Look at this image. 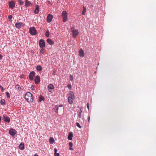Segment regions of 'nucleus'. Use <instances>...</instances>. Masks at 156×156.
<instances>
[{
  "mask_svg": "<svg viewBox=\"0 0 156 156\" xmlns=\"http://www.w3.org/2000/svg\"><path fill=\"white\" fill-rule=\"evenodd\" d=\"M15 25L16 28L20 29L23 26V24L22 22L17 23L15 24Z\"/></svg>",
  "mask_w": 156,
  "mask_h": 156,
  "instance_id": "obj_7",
  "label": "nucleus"
},
{
  "mask_svg": "<svg viewBox=\"0 0 156 156\" xmlns=\"http://www.w3.org/2000/svg\"><path fill=\"white\" fill-rule=\"evenodd\" d=\"M9 133L11 136H13L17 132L15 129H12L9 130Z\"/></svg>",
  "mask_w": 156,
  "mask_h": 156,
  "instance_id": "obj_6",
  "label": "nucleus"
},
{
  "mask_svg": "<svg viewBox=\"0 0 156 156\" xmlns=\"http://www.w3.org/2000/svg\"><path fill=\"white\" fill-rule=\"evenodd\" d=\"M90 120V116H89L88 118V122H89Z\"/></svg>",
  "mask_w": 156,
  "mask_h": 156,
  "instance_id": "obj_44",
  "label": "nucleus"
},
{
  "mask_svg": "<svg viewBox=\"0 0 156 156\" xmlns=\"http://www.w3.org/2000/svg\"><path fill=\"white\" fill-rule=\"evenodd\" d=\"M55 140L53 138L51 137L49 139V141L50 143L52 144L54 143Z\"/></svg>",
  "mask_w": 156,
  "mask_h": 156,
  "instance_id": "obj_26",
  "label": "nucleus"
},
{
  "mask_svg": "<svg viewBox=\"0 0 156 156\" xmlns=\"http://www.w3.org/2000/svg\"><path fill=\"white\" fill-rule=\"evenodd\" d=\"M44 97L42 95L40 96L39 99V102H41L42 101H44Z\"/></svg>",
  "mask_w": 156,
  "mask_h": 156,
  "instance_id": "obj_23",
  "label": "nucleus"
},
{
  "mask_svg": "<svg viewBox=\"0 0 156 156\" xmlns=\"http://www.w3.org/2000/svg\"><path fill=\"white\" fill-rule=\"evenodd\" d=\"M35 72L34 71L31 72L29 74V77L30 80H33Z\"/></svg>",
  "mask_w": 156,
  "mask_h": 156,
  "instance_id": "obj_11",
  "label": "nucleus"
},
{
  "mask_svg": "<svg viewBox=\"0 0 156 156\" xmlns=\"http://www.w3.org/2000/svg\"><path fill=\"white\" fill-rule=\"evenodd\" d=\"M32 4L31 2L28 1V0H25V6L26 7H28L32 5Z\"/></svg>",
  "mask_w": 156,
  "mask_h": 156,
  "instance_id": "obj_16",
  "label": "nucleus"
},
{
  "mask_svg": "<svg viewBox=\"0 0 156 156\" xmlns=\"http://www.w3.org/2000/svg\"><path fill=\"white\" fill-rule=\"evenodd\" d=\"M54 151L55 152V153H57V149L56 148H54Z\"/></svg>",
  "mask_w": 156,
  "mask_h": 156,
  "instance_id": "obj_42",
  "label": "nucleus"
},
{
  "mask_svg": "<svg viewBox=\"0 0 156 156\" xmlns=\"http://www.w3.org/2000/svg\"><path fill=\"white\" fill-rule=\"evenodd\" d=\"M2 56L1 55H0V59H2Z\"/></svg>",
  "mask_w": 156,
  "mask_h": 156,
  "instance_id": "obj_47",
  "label": "nucleus"
},
{
  "mask_svg": "<svg viewBox=\"0 0 156 156\" xmlns=\"http://www.w3.org/2000/svg\"><path fill=\"white\" fill-rule=\"evenodd\" d=\"M39 6L37 5L36 6L35 9L34 11V13L35 14H38L39 12Z\"/></svg>",
  "mask_w": 156,
  "mask_h": 156,
  "instance_id": "obj_17",
  "label": "nucleus"
},
{
  "mask_svg": "<svg viewBox=\"0 0 156 156\" xmlns=\"http://www.w3.org/2000/svg\"><path fill=\"white\" fill-rule=\"evenodd\" d=\"M73 134L72 133H69L68 137V139L69 140H71L72 139Z\"/></svg>",
  "mask_w": 156,
  "mask_h": 156,
  "instance_id": "obj_20",
  "label": "nucleus"
},
{
  "mask_svg": "<svg viewBox=\"0 0 156 156\" xmlns=\"http://www.w3.org/2000/svg\"><path fill=\"white\" fill-rule=\"evenodd\" d=\"M16 89H18L19 90H20L21 89V88L20 87V86L19 85H16Z\"/></svg>",
  "mask_w": 156,
  "mask_h": 156,
  "instance_id": "obj_32",
  "label": "nucleus"
},
{
  "mask_svg": "<svg viewBox=\"0 0 156 156\" xmlns=\"http://www.w3.org/2000/svg\"><path fill=\"white\" fill-rule=\"evenodd\" d=\"M87 107L88 108V109L89 110V103H88L87 104Z\"/></svg>",
  "mask_w": 156,
  "mask_h": 156,
  "instance_id": "obj_46",
  "label": "nucleus"
},
{
  "mask_svg": "<svg viewBox=\"0 0 156 156\" xmlns=\"http://www.w3.org/2000/svg\"><path fill=\"white\" fill-rule=\"evenodd\" d=\"M30 33L32 35H35L37 33V31L34 27H30L29 29Z\"/></svg>",
  "mask_w": 156,
  "mask_h": 156,
  "instance_id": "obj_4",
  "label": "nucleus"
},
{
  "mask_svg": "<svg viewBox=\"0 0 156 156\" xmlns=\"http://www.w3.org/2000/svg\"><path fill=\"white\" fill-rule=\"evenodd\" d=\"M25 98L28 102H32L33 101L32 94L29 92L26 93L25 96Z\"/></svg>",
  "mask_w": 156,
  "mask_h": 156,
  "instance_id": "obj_1",
  "label": "nucleus"
},
{
  "mask_svg": "<svg viewBox=\"0 0 156 156\" xmlns=\"http://www.w3.org/2000/svg\"><path fill=\"white\" fill-rule=\"evenodd\" d=\"M55 112L57 113H58V105H56L55 107Z\"/></svg>",
  "mask_w": 156,
  "mask_h": 156,
  "instance_id": "obj_28",
  "label": "nucleus"
},
{
  "mask_svg": "<svg viewBox=\"0 0 156 156\" xmlns=\"http://www.w3.org/2000/svg\"><path fill=\"white\" fill-rule=\"evenodd\" d=\"M76 125L79 128H81L80 125L79 123L78 122H77L76 123Z\"/></svg>",
  "mask_w": 156,
  "mask_h": 156,
  "instance_id": "obj_35",
  "label": "nucleus"
},
{
  "mask_svg": "<svg viewBox=\"0 0 156 156\" xmlns=\"http://www.w3.org/2000/svg\"><path fill=\"white\" fill-rule=\"evenodd\" d=\"M74 98V97L73 98L72 97H68V101L69 103L70 104H72L73 102V101Z\"/></svg>",
  "mask_w": 156,
  "mask_h": 156,
  "instance_id": "obj_15",
  "label": "nucleus"
},
{
  "mask_svg": "<svg viewBox=\"0 0 156 156\" xmlns=\"http://www.w3.org/2000/svg\"><path fill=\"white\" fill-rule=\"evenodd\" d=\"M55 156H59V154L58 153H55Z\"/></svg>",
  "mask_w": 156,
  "mask_h": 156,
  "instance_id": "obj_37",
  "label": "nucleus"
},
{
  "mask_svg": "<svg viewBox=\"0 0 156 156\" xmlns=\"http://www.w3.org/2000/svg\"><path fill=\"white\" fill-rule=\"evenodd\" d=\"M68 13L66 11H64L62 13V16L63 18V21L65 22L67 19Z\"/></svg>",
  "mask_w": 156,
  "mask_h": 156,
  "instance_id": "obj_3",
  "label": "nucleus"
},
{
  "mask_svg": "<svg viewBox=\"0 0 156 156\" xmlns=\"http://www.w3.org/2000/svg\"><path fill=\"white\" fill-rule=\"evenodd\" d=\"M54 89V86L52 84H49L48 85V89L49 92H51V90H53Z\"/></svg>",
  "mask_w": 156,
  "mask_h": 156,
  "instance_id": "obj_12",
  "label": "nucleus"
},
{
  "mask_svg": "<svg viewBox=\"0 0 156 156\" xmlns=\"http://www.w3.org/2000/svg\"><path fill=\"white\" fill-rule=\"evenodd\" d=\"M40 78L39 76L37 75L36 76L34 79L35 83L36 84H38L40 82Z\"/></svg>",
  "mask_w": 156,
  "mask_h": 156,
  "instance_id": "obj_9",
  "label": "nucleus"
},
{
  "mask_svg": "<svg viewBox=\"0 0 156 156\" xmlns=\"http://www.w3.org/2000/svg\"><path fill=\"white\" fill-rule=\"evenodd\" d=\"M82 108H81L80 110V111L78 114V116L80 118H81V114L82 113Z\"/></svg>",
  "mask_w": 156,
  "mask_h": 156,
  "instance_id": "obj_29",
  "label": "nucleus"
},
{
  "mask_svg": "<svg viewBox=\"0 0 156 156\" xmlns=\"http://www.w3.org/2000/svg\"><path fill=\"white\" fill-rule=\"evenodd\" d=\"M69 97H72L73 98L74 97V95L73 92V91H70L69 93Z\"/></svg>",
  "mask_w": 156,
  "mask_h": 156,
  "instance_id": "obj_22",
  "label": "nucleus"
},
{
  "mask_svg": "<svg viewBox=\"0 0 156 156\" xmlns=\"http://www.w3.org/2000/svg\"><path fill=\"white\" fill-rule=\"evenodd\" d=\"M36 68L37 70L38 71H41L42 69V67L40 65L37 66Z\"/></svg>",
  "mask_w": 156,
  "mask_h": 156,
  "instance_id": "obj_21",
  "label": "nucleus"
},
{
  "mask_svg": "<svg viewBox=\"0 0 156 156\" xmlns=\"http://www.w3.org/2000/svg\"><path fill=\"white\" fill-rule=\"evenodd\" d=\"M0 87L1 88V90H2V91L3 92L4 91V88L3 87H2L1 86H0Z\"/></svg>",
  "mask_w": 156,
  "mask_h": 156,
  "instance_id": "obj_40",
  "label": "nucleus"
},
{
  "mask_svg": "<svg viewBox=\"0 0 156 156\" xmlns=\"http://www.w3.org/2000/svg\"><path fill=\"white\" fill-rule=\"evenodd\" d=\"M2 118L3 119L4 121L7 122H9L10 121V119L9 117L5 116V115H3Z\"/></svg>",
  "mask_w": 156,
  "mask_h": 156,
  "instance_id": "obj_13",
  "label": "nucleus"
},
{
  "mask_svg": "<svg viewBox=\"0 0 156 156\" xmlns=\"http://www.w3.org/2000/svg\"><path fill=\"white\" fill-rule=\"evenodd\" d=\"M6 95L8 98H9L10 97V94L8 92H7L6 93Z\"/></svg>",
  "mask_w": 156,
  "mask_h": 156,
  "instance_id": "obj_34",
  "label": "nucleus"
},
{
  "mask_svg": "<svg viewBox=\"0 0 156 156\" xmlns=\"http://www.w3.org/2000/svg\"><path fill=\"white\" fill-rule=\"evenodd\" d=\"M50 33L48 30H47L45 33V36L47 37H49Z\"/></svg>",
  "mask_w": 156,
  "mask_h": 156,
  "instance_id": "obj_27",
  "label": "nucleus"
},
{
  "mask_svg": "<svg viewBox=\"0 0 156 156\" xmlns=\"http://www.w3.org/2000/svg\"><path fill=\"white\" fill-rule=\"evenodd\" d=\"M34 156H38V155L37 154H35L34 155Z\"/></svg>",
  "mask_w": 156,
  "mask_h": 156,
  "instance_id": "obj_49",
  "label": "nucleus"
},
{
  "mask_svg": "<svg viewBox=\"0 0 156 156\" xmlns=\"http://www.w3.org/2000/svg\"><path fill=\"white\" fill-rule=\"evenodd\" d=\"M67 87L69 88L70 90L71 89L72 86L70 84H68L67 85Z\"/></svg>",
  "mask_w": 156,
  "mask_h": 156,
  "instance_id": "obj_33",
  "label": "nucleus"
},
{
  "mask_svg": "<svg viewBox=\"0 0 156 156\" xmlns=\"http://www.w3.org/2000/svg\"><path fill=\"white\" fill-rule=\"evenodd\" d=\"M63 106V105H59V107H62Z\"/></svg>",
  "mask_w": 156,
  "mask_h": 156,
  "instance_id": "obj_48",
  "label": "nucleus"
},
{
  "mask_svg": "<svg viewBox=\"0 0 156 156\" xmlns=\"http://www.w3.org/2000/svg\"><path fill=\"white\" fill-rule=\"evenodd\" d=\"M79 54L81 57H83L84 56V53L82 49H80L79 51Z\"/></svg>",
  "mask_w": 156,
  "mask_h": 156,
  "instance_id": "obj_14",
  "label": "nucleus"
},
{
  "mask_svg": "<svg viewBox=\"0 0 156 156\" xmlns=\"http://www.w3.org/2000/svg\"><path fill=\"white\" fill-rule=\"evenodd\" d=\"M17 1L20 5H23V2L21 0H17Z\"/></svg>",
  "mask_w": 156,
  "mask_h": 156,
  "instance_id": "obj_31",
  "label": "nucleus"
},
{
  "mask_svg": "<svg viewBox=\"0 0 156 156\" xmlns=\"http://www.w3.org/2000/svg\"><path fill=\"white\" fill-rule=\"evenodd\" d=\"M48 3L49 4L51 5H52V3H51L50 1H48Z\"/></svg>",
  "mask_w": 156,
  "mask_h": 156,
  "instance_id": "obj_45",
  "label": "nucleus"
},
{
  "mask_svg": "<svg viewBox=\"0 0 156 156\" xmlns=\"http://www.w3.org/2000/svg\"><path fill=\"white\" fill-rule=\"evenodd\" d=\"M83 10L82 12V14L83 15H85L86 12V9L84 6L83 7Z\"/></svg>",
  "mask_w": 156,
  "mask_h": 156,
  "instance_id": "obj_24",
  "label": "nucleus"
},
{
  "mask_svg": "<svg viewBox=\"0 0 156 156\" xmlns=\"http://www.w3.org/2000/svg\"><path fill=\"white\" fill-rule=\"evenodd\" d=\"M53 18V16L51 14H49L47 17V21L48 23H50L51 22Z\"/></svg>",
  "mask_w": 156,
  "mask_h": 156,
  "instance_id": "obj_8",
  "label": "nucleus"
},
{
  "mask_svg": "<svg viewBox=\"0 0 156 156\" xmlns=\"http://www.w3.org/2000/svg\"><path fill=\"white\" fill-rule=\"evenodd\" d=\"M70 80L71 81H72L73 80V76L72 75H70Z\"/></svg>",
  "mask_w": 156,
  "mask_h": 156,
  "instance_id": "obj_36",
  "label": "nucleus"
},
{
  "mask_svg": "<svg viewBox=\"0 0 156 156\" xmlns=\"http://www.w3.org/2000/svg\"><path fill=\"white\" fill-rule=\"evenodd\" d=\"M47 41L48 43L51 45H53L54 44V42L50 39H48Z\"/></svg>",
  "mask_w": 156,
  "mask_h": 156,
  "instance_id": "obj_18",
  "label": "nucleus"
},
{
  "mask_svg": "<svg viewBox=\"0 0 156 156\" xmlns=\"http://www.w3.org/2000/svg\"><path fill=\"white\" fill-rule=\"evenodd\" d=\"M44 51V50L43 48L41 49L40 51V54H43Z\"/></svg>",
  "mask_w": 156,
  "mask_h": 156,
  "instance_id": "obj_30",
  "label": "nucleus"
},
{
  "mask_svg": "<svg viewBox=\"0 0 156 156\" xmlns=\"http://www.w3.org/2000/svg\"><path fill=\"white\" fill-rule=\"evenodd\" d=\"M69 146L70 147H72L73 146V144L72 142H69Z\"/></svg>",
  "mask_w": 156,
  "mask_h": 156,
  "instance_id": "obj_38",
  "label": "nucleus"
},
{
  "mask_svg": "<svg viewBox=\"0 0 156 156\" xmlns=\"http://www.w3.org/2000/svg\"><path fill=\"white\" fill-rule=\"evenodd\" d=\"M71 31L73 34L72 35L73 38L76 37L79 33L78 30L77 29H75L74 27L71 28Z\"/></svg>",
  "mask_w": 156,
  "mask_h": 156,
  "instance_id": "obj_2",
  "label": "nucleus"
},
{
  "mask_svg": "<svg viewBox=\"0 0 156 156\" xmlns=\"http://www.w3.org/2000/svg\"><path fill=\"white\" fill-rule=\"evenodd\" d=\"M0 103L2 105H4L5 104V100H4V99L2 100L1 101Z\"/></svg>",
  "mask_w": 156,
  "mask_h": 156,
  "instance_id": "obj_25",
  "label": "nucleus"
},
{
  "mask_svg": "<svg viewBox=\"0 0 156 156\" xmlns=\"http://www.w3.org/2000/svg\"><path fill=\"white\" fill-rule=\"evenodd\" d=\"M9 4V7L10 9H13L15 6V3L13 1L10 2Z\"/></svg>",
  "mask_w": 156,
  "mask_h": 156,
  "instance_id": "obj_10",
  "label": "nucleus"
},
{
  "mask_svg": "<svg viewBox=\"0 0 156 156\" xmlns=\"http://www.w3.org/2000/svg\"><path fill=\"white\" fill-rule=\"evenodd\" d=\"M12 16L11 15H9L8 16V18L9 19H11L12 18Z\"/></svg>",
  "mask_w": 156,
  "mask_h": 156,
  "instance_id": "obj_41",
  "label": "nucleus"
},
{
  "mask_svg": "<svg viewBox=\"0 0 156 156\" xmlns=\"http://www.w3.org/2000/svg\"><path fill=\"white\" fill-rule=\"evenodd\" d=\"M39 45L40 48H44L45 47V44L43 39H41L39 41Z\"/></svg>",
  "mask_w": 156,
  "mask_h": 156,
  "instance_id": "obj_5",
  "label": "nucleus"
},
{
  "mask_svg": "<svg viewBox=\"0 0 156 156\" xmlns=\"http://www.w3.org/2000/svg\"><path fill=\"white\" fill-rule=\"evenodd\" d=\"M72 147H70L69 148V150H70L72 151V150H73V148Z\"/></svg>",
  "mask_w": 156,
  "mask_h": 156,
  "instance_id": "obj_43",
  "label": "nucleus"
},
{
  "mask_svg": "<svg viewBox=\"0 0 156 156\" xmlns=\"http://www.w3.org/2000/svg\"><path fill=\"white\" fill-rule=\"evenodd\" d=\"M19 147L21 150H23L24 148V144L23 143H21L19 145Z\"/></svg>",
  "mask_w": 156,
  "mask_h": 156,
  "instance_id": "obj_19",
  "label": "nucleus"
},
{
  "mask_svg": "<svg viewBox=\"0 0 156 156\" xmlns=\"http://www.w3.org/2000/svg\"><path fill=\"white\" fill-rule=\"evenodd\" d=\"M31 89L33 90L34 89V87L33 86H32L30 87Z\"/></svg>",
  "mask_w": 156,
  "mask_h": 156,
  "instance_id": "obj_39",
  "label": "nucleus"
}]
</instances>
